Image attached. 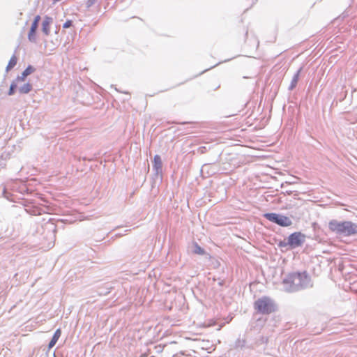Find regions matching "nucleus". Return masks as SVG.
Segmentation results:
<instances>
[{"mask_svg":"<svg viewBox=\"0 0 357 357\" xmlns=\"http://www.w3.org/2000/svg\"><path fill=\"white\" fill-rule=\"evenodd\" d=\"M56 225H54L53 223L47 222L45 225V229H47L50 231H52L50 234V238L52 240H54L55 238V231H56Z\"/></svg>","mask_w":357,"mask_h":357,"instance_id":"2eb2a0df","label":"nucleus"},{"mask_svg":"<svg viewBox=\"0 0 357 357\" xmlns=\"http://www.w3.org/2000/svg\"><path fill=\"white\" fill-rule=\"evenodd\" d=\"M61 330L60 328L56 329V331L54 332L50 342H49V344H48L49 349L52 348L56 344L58 340L61 337Z\"/></svg>","mask_w":357,"mask_h":357,"instance_id":"f8f14e48","label":"nucleus"},{"mask_svg":"<svg viewBox=\"0 0 357 357\" xmlns=\"http://www.w3.org/2000/svg\"><path fill=\"white\" fill-rule=\"evenodd\" d=\"M17 59L15 55H13V56L10 58L6 68V71L8 73L10 71L12 68H13L15 65L17 64Z\"/></svg>","mask_w":357,"mask_h":357,"instance_id":"dca6fc26","label":"nucleus"},{"mask_svg":"<svg viewBox=\"0 0 357 357\" xmlns=\"http://www.w3.org/2000/svg\"><path fill=\"white\" fill-rule=\"evenodd\" d=\"M263 216L268 221L282 227H287L291 226L293 224L290 218L281 213H264Z\"/></svg>","mask_w":357,"mask_h":357,"instance_id":"20e7f679","label":"nucleus"},{"mask_svg":"<svg viewBox=\"0 0 357 357\" xmlns=\"http://www.w3.org/2000/svg\"><path fill=\"white\" fill-rule=\"evenodd\" d=\"M33 89L32 84L29 82L24 84L22 86L18 88V91L20 94H27Z\"/></svg>","mask_w":357,"mask_h":357,"instance_id":"ddd939ff","label":"nucleus"},{"mask_svg":"<svg viewBox=\"0 0 357 357\" xmlns=\"http://www.w3.org/2000/svg\"><path fill=\"white\" fill-rule=\"evenodd\" d=\"M10 193L7 191L5 185H3L2 196L6 199H9Z\"/></svg>","mask_w":357,"mask_h":357,"instance_id":"aec40b11","label":"nucleus"},{"mask_svg":"<svg viewBox=\"0 0 357 357\" xmlns=\"http://www.w3.org/2000/svg\"><path fill=\"white\" fill-rule=\"evenodd\" d=\"M193 252L195 254L203 255L205 254V250L204 248H201L197 243L194 244Z\"/></svg>","mask_w":357,"mask_h":357,"instance_id":"a211bd4d","label":"nucleus"},{"mask_svg":"<svg viewBox=\"0 0 357 357\" xmlns=\"http://www.w3.org/2000/svg\"><path fill=\"white\" fill-rule=\"evenodd\" d=\"M18 83L15 79L12 82L8 92V96H13L15 93Z\"/></svg>","mask_w":357,"mask_h":357,"instance_id":"f3484780","label":"nucleus"},{"mask_svg":"<svg viewBox=\"0 0 357 357\" xmlns=\"http://www.w3.org/2000/svg\"><path fill=\"white\" fill-rule=\"evenodd\" d=\"M206 151H207V149L206 146H200L198 149V152L200 153L201 154H204V153H206Z\"/></svg>","mask_w":357,"mask_h":357,"instance_id":"5701e85b","label":"nucleus"},{"mask_svg":"<svg viewBox=\"0 0 357 357\" xmlns=\"http://www.w3.org/2000/svg\"><path fill=\"white\" fill-rule=\"evenodd\" d=\"M96 0H87L86 2V7L89 8L95 3Z\"/></svg>","mask_w":357,"mask_h":357,"instance_id":"4be33fe9","label":"nucleus"},{"mask_svg":"<svg viewBox=\"0 0 357 357\" xmlns=\"http://www.w3.org/2000/svg\"><path fill=\"white\" fill-rule=\"evenodd\" d=\"M283 289L291 293L312 287L313 284L310 276L306 271L291 272L282 280Z\"/></svg>","mask_w":357,"mask_h":357,"instance_id":"f257e3e1","label":"nucleus"},{"mask_svg":"<svg viewBox=\"0 0 357 357\" xmlns=\"http://www.w3.org/2000/svg\"><path fill=\"white\" fill-rule=\"evenodd\" d=\"M328 229L341 236H351L357 234V224L351 221H338L333 219L328 222Z\"/></svg>","mask_w":357,"mask_h":357,"instance_id":"f03ea898","label":"nucleus"},{"mask_svg":"<svg viewBox=\"0 0 357 357\" xmlns=\"http://www.w3.org/2000/svg\"><path fill=\"white\" fill-rule=\"evenodd\" d=\"M278 246L280 248H287L288 247V248H287V250L289 249V244H287V239H284L283 241H280L278 243Z\"/></svg>","mask_w":357,"mask_h":357,"instance_id":"6ab92c4d","label":"nucleus"},{"mask_svg":"<svg viewBox=\"0 0 357 357\" xmlns=\"http://www.w3.org/2000/svg\"><path fill=\"white\" fill-rule=\"evenodd\" d=\"M218 284H219L220 286H223L224 285V281L222 280V281L219 282Z\"/></svg>","mask_w":357,"mask_h":357,"instance_id":"393cba45","label":"nucleus"},{"mask_svg":"<svg viewBox=\"0 0 357 357\" xmlns=\"http://www.w3.org/2000/svg\"><path fill=\"white\" fill-rule=\"evenodd\" d=\"M123 234H116V236H121Z\"/></svg>","mask_w":357,"mask_h":357,"instance_id":"a878e982","label":"nucleus"},{"mask_svg":"<svg viewBox=\"0 0 357 357\" xmlns=\"http://www.w3.org/2000/svg\"><path fill=\"white\" fill-rule=\"evenodd\" d=\"M40 21V16L36 15L31 24L29 32L28 33V39L31 43H36V31Z\"/></svg>","mask_w":357,"mask_h":357,"instance_id":"423d86ee","label":"nucleus"},{"mask_svg":"<svg viewBox=\"0 0 357 357\" xmlns=\"http://www.w3.org/2000/svg\"><path fill=\"white\" fill-rule=\"evenodd\" d=\"M306 236L301 231H296L291 234L287 237V244L289 249L293 250L301 247L305 242Z\"/></svg>","mask_w":357,"mask_h":357,"instance_id":"39448f33","label":"nucleus"},{"mask_svg":"<svg viewBox=\"0 0 357 357\" xmlns=\"http://www.w3.org/2000/svg\"><path fill=\"white\" fill-rule=\"evenodd\" d=\"M53 22L51 17L45 16L42 23V31L45 35L49 36L50 33V24Z\"/></svg>","mask_w":357,"mask_h":357,"instance_id":"6e6552de","label":"nucleus"},{"mask_svg":"<svg viewBox=\"0 0 357 357\" xmlns=\"http://www.w3.org/2000/svg\"><path fill=\"white\" fill-rule=\"evenodd\" d=\"M73 26V21L72 20H67L63 24V28L68 29Z\"/></svg>","mask_w":357,"mask_h":357,"instance_id":"412c9836","label":"nucleus"},{"mask_svg":"<svg viewBox=\"0 0 357 357\" xmlns=\"http://www.w3.org/2000/svg\"><path fill=\"white\" fill-rule=\"evenodd\" d=\"M3 160H4L3 156L1 155L0 157V167H3V165H5V163L3 162Z\"/></svg>","mask_w":357,"mask_h":357,"instance_id":"b1692460","label":"nucleus"},{"mask_svg":"<svg viewBox=\"0 0 357 357\" xmlns=\"http://www.w3.org/2000/svg\"><path fill=\"white\" fill-rule=\"evenodd\" d=\"M153 170L155 172V174L156 176L162 175V163L161 158L159 155H155L153 158Z\"/></svg>","mask_w":357,"mask_h":357,"instance_id":"0eeeda50","label":"nucleus"},{"mask_svg":"<svg viewBox=\"0 0 357 357\" xmlns=\"http://www.w3.org/2000/svg\"><path fill=\"white\" fill-rule=\"evenodd\" d=\"M255 309L262 314H269L275 310V303L269 297L263 296L255 302Z\"/></svg>","mask_w":357,"mask_h":357,"instance_id":"7ed1b4c3","label":"nucleus"},{"mask_svg":"<svg viewBox=\"0 0 357 357\" xmlns=\"http://www.w3.org/2000/svg\"><path fill=\"white\" fill-rule=\"evenodd\" d=\"M36 71V68L31 65H29L26 69L22 72L21 75H18L15 79L18 82H24L26 77Z\"/></svg>","mask_w":357,"mask_h":357,"instance_id":"9d476101","label":"nucleus"},{"mask_svg":"<svg viewBox=\"0 0 357 357\" xmlns=\"http://www.w3.org/2000/svg\"><path fill=\"white\" fill-rule=\"evenodd\" d=\"M201 172L202 174H206V176H210L215 173V172L211 169V164H204L202 167Z\"/></svg>","mask_w":357,"mask_h":357,"instance_id":"4468645a","label":"nucleus"},{"mask_svg":"<svg viewBox=\"0 0 357 357\" xmlns=\"http://www.w3.org/2000/svg\"><path fill=\"white\" fill-rule=\"evenodd\" d=\"M303 68L301 67L298 70L297 72L294 75L293 77H292V79H291V82L290 83V85L288 88V89L289 91H292L293 89H295V87L296 86L297 84H298V79H299V76H300V73L302 70Z\"/></svg>","mask_w":357,"mask_h":357,"instance_id":"9b49d317","label":"nucleus"},{"mask_svg":"<svg viewBox=\"0 0 357 357\" xmlns=\"http://www.w3.org/2000/svg\"><path fill=\"white\" fill-rule=\"evenodd\" d=\"M112 289H114L113 282H107L102 286L99 287L97 292L100 296H106L111 292Z\"/></svg>","mask_w":357,"mask_h":357,"instance_id":"1a4fd4ad","label":"nucleus"}]
</instances>
